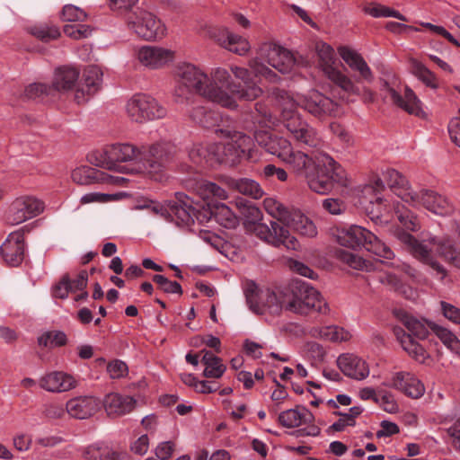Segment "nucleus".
I'll return each instance as SVG.
<instances>
[{"mask_svg":"<svg viewBox=\"0 0 460 460\" xmlns=\"http://www.w3.org/2000/svg\"><path fill=\"white\" fill-rule=\"evenodd\" d=\"M254 139L270 155H276L289 165L299 176L307 180L309 188L319 194L330 192L335 184L348 185L345 170L327 154L314 159L300 150H295L287 137L268 131H257Z\"/></svg>","mask_w":460,"mask_h":460,"instance_id":"1","label":"nucleus"},{"mask_svg":"<svg viewBox=\"0 0 460 460\" xmlns=\"http://www.w3.org/2000/svg\"><path fill=\"white\" fill-rule=\"evenodd\" d=\"M297 106L313 116L323 119L335 115L337 102L316 90L298 97L297 101L288 98L283 102L279 121L289 137L300 146H321L323 141L318 130L297 111Z\"/></svg>","mask_w":460,"mask_h":460,"instance_id":"2","label":"nucleus"},{"mask_svg":"<svg viewBox=\"0 0 460 460\" xmlns=\"http://www.w3.org/2000/svg\"><path fill=\"white\" fill-rule=\"evenodd\" d=\"M177 76L174 96L178 102L187 100L195 92L222 107L234 109L237 106L232 96L214 81L213 71L208 77L194 65L183 64L178 67Z\"/></svg>","mask_w":460,"mask_h":460,"instance_id":"3","label":"nucleus"},{"mask_svg":"<svg viewBox=\"0 0 460 460\" xmlns=\"http://www.w3.org/2000/svg\"><path fill=\"white\" fill-rule=\"evenodd\" d=\"M394 314L409 332L407 333L401 327H394V333L397 341L410 357L421 364H425L430 358L429 353L412 336L421 341L425 340L428 338L429 332L430 331L429 324L435 323L426 319H418L403 310H395Z\"/></svg>","mask_w":460,"mask_h":460,"instance_id":"4","label":"nucleus"},{"mask_svg":"<svg viewBox=\"0 0 460 460\" xmlns=\"http://www.w3.org/2000/svg\"><path fill=\"white\" fill-rule=\"evenodd\" d=\"M333 236L341 246L354 250L364 247L369 252L385 260H392L394 257L389 246L362 226L353 225L349 227L336 228Z\"/></svg>","mask_w":460,"mask_h":460,"instance_id":"5","label":"nucleus"},{"mask_svg":"<svg viewBox=\"0 0 460 460\" xmlns=\"http://www.w3.org/2000/svg\"><path fill=\"white\" fill-rule=\"evenodd\" d=\"M230 70L234 76L240 80L243 84L233 82L228 71L222 67L213 70V78L218 84L219 88L227 92L234 100V96H237L240 100L253 101L262 94L261 88L252 82V74L249 69L238 66H231Z\"/></svg>","mask_w":460,"mask_h":460,"instance_id":"6","label":"nucleus"},{"mask_svg":"<svg viewBox=\"0 0 460 460\" xmlns=\"http://www.w3.org/2000/svg\"><path fill=\"white\" fill-rule=\"evenodd\" d=\"M230 140L226 143H215L213 152L216 154V164H226L229 166L237 164L242 159L256 160L254 143L251 137L241 133L227 132Z\"/></svg>","mask_w":460,"mask_h":460,"instance_id":"7","label":"nucleus"},{"mask_svg":"<svg viewBox=\"0 0 460 460\" xmlns=\"http://www.w3.org/2000/svg\"><path fill=\"white\" fill-rule=\"evenodd\" d=\"M263 207L269 215L299 234L306 237L317 234L314 222L300 210L289 208L274 198H266L263 200Z\"/></svg>","mask_w":460,"mask_h":460,"instance_id":"8","label":"nucleus"},{"mask_svg":"<svg viewBox=\"0 0 460 460\" xmlns=\"http://www.w3.org/2000/svg\"><path fill=\"white\" fill-rule=\"evenodd\" d=\"M128 28L145 40H158L166 34L164 23L153 13L137 9L127 17Z\"/></svg>","mask_w":460,"mask_h":460,"instance_id":"9","label":"nucleus"},{"mask_svg":"<svg viewBox=\"0 0 460 460\" xmlns=\"http://www.w3.org/2000/svg\"><path fill=\"white\" fill-rule=\"evenodd\" d=\"M176 146L170 142H159L147 149L141 150L140 164L137 169H128L130 172L144 170L150 175L162 172L172 160Z\"/></svg>","mask_w":460,"mask_h":460,"instance_id":"10","label":"nucleus"},{"mask_svg":"<svg viewBox=\"0 0 460 460\" xmlns=\"http://www.w3.org/2000/svg\"><path fill=\"white\" fill-rule=\"evenodd\" d=\"M176 146L170 142H159L147 149L141 150L140 164L137 169H128L130 172L144 170L150 175L162 172L172 160Z\"/></svg>","mask_w":460,"mask_h":460,"instance_id":"11","label":"nucleus"},{"mask_svg":"<svg viewBox=\"0 0 460 460\" xmlns=\"http://www.w3.org/2000/svg\"><path fill=\"white\" fill-rule=\"evenodd\" d=\"M286 310L301 314H307L310 310L326 314L328 307L315 288L306 282H299L292 297L288 301Z\"/></svg>","mask_w":460,"mask_h":460,"instance_id":"12","label":"nucleus"},{"mask_svg":"<svg viewBox=\"0 0 460 460\" xmlns=\"http://www.w3.org/2000/svg\"><path fill=\"white\" fill-rule=\"evenodd\" d=\"M126 112L131 121L145 123L165 117L166 109L152 96L138 93L127 102Z\"/></svg>","mask_w":460,"mask_h":460,"instance_id":"13","label":"nucleus"},{"mask_svg":"<svg viewBox=\"0 0 460 460\" xmlns=\"http://www.w3.org/2000/svg\"><path fill=\"white\" fill-rule=\"evenodd\" d=\"M315 50L319 58L320 66L332 82L349 94H361L359 87H358L349 77L333 66L335 59L334 50L330 45L324 42H318L315 46Z\"/></svg>","mask_w":460,"mask_h":460,"instance_id":"14","label":"nucleus"},{"mask_svg":"<svg viewBox=\"0 0 460 460\" xmlns=\"http://www.w3.org/2000/svg\"><path fill=\"white\" fill-rule=\"evenodd\" d=\"M259 58L282 74L290 73L295 66L303 64L288 49L271 42L262 43L258 50Z\"/></svg>","mask_w":460,"mask_h":460,"instance_id":"15","label":"nucleus"},{"mask_svg":"<svg viewBox=\"0 0 460 460\" xmlns=\"http://www.w3.org/2000/svg\"><path fill=\"white\" fill-rule=\"evenodd\" d=\"M396 236L398 240L406 246L408 252L418 261L428 265L440 280L446 278L447 274V270L433 258L430 248L418 241L409 233L400 230L397 231Z\"/></svg>","mask_w":460,"mask_h":460,"instance_id":"16","label":"nucleus"},{"mask_svg":"<svg viewBox=\"0 0 460 460\" xmlns=\"http://www.w3.org/2000/svg\"><path fill=\"white\" fill-rule=\"evenodd\" d=\"M103 155L105 158L100 161L97 165L108 170H126V166L118 165L117 163L136 161L140 164L141 150L128 143H117L107 146Z\"/></svg>","mask_w":460,"mask_h":460,"instance_id":"17","label":"nucleus"},{"mask_svg":"<svg viewBox=\"0 0 460 460\" xmlns=\"http://www.w3.org/2000/svg\"><path fill=\"white\" fill-rule=\"evenodd\" d=\"M260 239L279 247L285 246L288 250H296L299 246L297 239L291 235L287 228L277 222H270V226L260 221L252 225V229Z\"/></svg>","mask_w":460,"mask_h":460,"instance_id":"18","label":"nucleus"},{"mask_svg":"<svg viewBox=\"0 0 460 460\" xmlns=\"http://www.w3.org/2000/svg\"><path fill=\"white\" fill-rule=\"evenodd\" d=\"M44 203L37 198L23 196L14 199L10 205L6 220L9 224L15 226L33 218L42 213Z\"/></svg>","mask_w":460,"mask_h":460,"instance_id":"19","label":"nucleus"},{"mask_svg":"<svg viewBox=\"0 0 460 460\" xmlns=\"http://www.w3.org/2000/svg\"><path fill=\"white\" fill-rule=\"evenodd\" d=\"M246 301L250 309L258 314H270L278 315L283 308L286 309L288 304V301L284 299L281 294L278 295L270 290L261 293L260 296L253 291L247 292Z\"/></svg>","mask_w":460,"mask_h":460,"instance_id":"20","label":"nucleus"},{"mask_svg":"<svg viewBox=\"0 0 460 460\" xmlns=\"http://www.w3.org/2000/svg\"><path fill=\"white\" fill-rule=\"evenodd\" d=\"M175 200L168 201L167 208L163 210L166 213V220L174 222L177 226L194 222L195 208L192 207L191 199L179 192L175 194Z\"/></svg>","mask_w":460,"mask_h":460,"instance_id":"21","label":"nucleus"},{"mask_svg":"<svg viewBox=\"0 0 460 460\" xmlns=\"http://www.w3.org/2000/svg\"><path fill=\"white\" fill-rule=\"evenodd\" d=\"M0 249L1 255L8 266H19L25 255L24 233L22 230L11 233Z\"/></svg>","mask_w":460,"mask_h":460,"instance_id":"22","label":"nucleus"},{"mask_svg":"<svg viewBox=\"0 0 460 460\" xmlns=\"http://www.w3.org/2000/svg\"><path fill=\"white\" fill-rule=\"evenodd\" d=\"M384 385L394 388L402 392L411 398L418 399L424 394L425 387L423 384L413 374L410 372H396Z\"/></svg>","mask_w":460,"mask_h":460,"instance_id":"23","label":"nucleus"},{"mask_svg":"<svg viewBox=\"0 0 460 460\" xmlns=\"http://www.w3.org/2000/svg\"><path fill=\"white\" fill-rule=\"evenodd\" d=\"M382 176L385 182L391 189V190L404 202L408 204L418 203V197L407 179L394 169H387L383 172Z\"/></svg>","mask_w":460,"mask_h":460,"instance_id":"24","label":"nucleus"},{"mask_svg":"<svg viewBox=\"0 0 460 460\" xmlns=\"http://www.w3.org/2000/svg\"><path fill=\"white\" fill-rule=\"evenodd\" d=\"M418 197V203L410 204L412 207L423 206L429 211L439 215L448 216L454 211V206L450 200L429 190H421L419 192L416 191Z\"/></svg>","mask_w":460,"mask_h":460,"instance_id":"25","label":"nucleus"},{"mask_svg":"<svg viewBox=\"0 0 460 460\" xmlns=\"http://www.w3.org/2000/svg\"><path fill=\"white\" fill-rule=\"evenodd\" d=\"M173 58V53L166 49L144 46L137 51V58L139 63L146 67L156 69L164 66Z\"/></svg>","mask_w":460,"mask_h":460,"instance_id":"26","label":"nucleus"},{"mask_svg":"<svg viewBox=\"0 0 460 460\" xmlns=\"http://www.w3.org/2000/svg\"><path fill=\"white\" fill-rule=\"evenodd\" d=\"M100 409V401L93 396H78L70 399L66 404L67 413L75 419L85 420L94 415Z\"/></svg>","mask_w":460,"mask_h":460,"instance_id":"27","label":"nucleus"},{"mask_svg":"<svg viewBox=\"0 0 460 460\" xmlns=\"http://www.w3.org/2000/svg\"><path fill=\"white\" fill-rule=\"evenodd\" d=\"M340 370L348 377L363 380L369 375V367L365 360L354 354H342L337 359Z\"/></svg>","mask_w":460,"mask_h":460,"instance_id":"28","label":"nucleus"},{"mask_svg":"<svg viewBox=\"0 0 460 460\" xmlns=\"http://www.w3.org/2000/svg\"><path fill=\"white\" fill-rule=\"evenodd\" d=\"M387 97H389L395 105L408 113L421 118L425 116V112L421 108V102L409 87H405L403 95L400 94L394 88L389 87L387 89Z\"/></svg>","mask_w":460,"mask_h":460,"instance_id":"29","label":"nucleus"},{"mask_svg":"<svg viewBox=\"0 0 460 460\" xmlns=\"http://www.w3.org/2000/svg\"><path fill=\"white\" fill-rule=\"evenodd\" d=\"M40 386L51 393H63L76 386L75 379L64 372L54 371L40 379Z\"/></svg>","mask_w":460,"mask_h":460,"instance_id":"30","label":"nucleus"},{"mask_svg":"<svg viewBox=\"0 0 460 460\" xmlns=\"http://www.w3.org/2000/svg\"><path fill=\"white\" fill-rule=\"evenodd\" d=\"M339 54L344 62L353 70L359 74L362 80L371 83L374 75L363 57L349 47L339 48Z\"/></svg>","mask_w":460,"mask_h":460,"instance_id":"31","label":"nucleus"},{"mask_svg":"<svg viewBox=\"0 0 460 460\" xmlns=\"http://www.w3.org/2000/svg\"><path fill=\"white\" fill-rule=\"evenodd\" d=\"M137 401L128 395H121L111 393L105 396L103 401L104 409L109 416H121L132 411Z\"/></svg>","mask_w":460,"mask_h":460,"instance_id":"32","label":"nucleus"},{"mask_svg":"<svg viewBox=\"0 0 460 460\" xmlns=\"http://www.w3.org/2000/svg\"><path fill=\"white\" fill-rule=\"evenodd\" d=\"M222 181L230 190L238 191L254 199H261L264 194L261 185L250 178H234L230 176H224L222 178Z\"/></svg>","mask_w":460,"mask_h":460,"instance_id":"33","label":"nucleus"},{"mask_svg":"<svg viewBox=\"0 0 460 460\" xmlns=\"http://www.w3.org/2000/svg\"><path fill=\"white\" fill-rule=\"evenodd\" d=\"M84 84L75 93V100L78 103L84 101V93L93 95L97 93L102 81V73L98 66H91L84 69L83 75Z\"/></svg>","mask_w":460,"mask_h":460,"instance_id":"34","label":"nucleus"},{"mask_svg":"<svg viewBox=\"0 0 460 460\" xmlns=\"http://www.w3.org/2000/svg\"><path fill=\"white\" fill-rule=\"evenodd\" d=\"M79 70L74 66H63L56 69L52 84L53 93L72 90L77 83Z\"/></svg>","mask_w":460,"mask_h":460,"instance_id":"35","label":"nucleus"},{"mask_svg":"<svg viewBox=\"0 0 460 460\" xmlns=\"http://www.w3.org/2000/svg\"><path fill=\"white\" fill-rule=\"evenodd\" d=\"M314 417L313 413L305 407H296L284 411L279 415V423L286 428L299 427L303 424H310L314 422Z\"/></svg>","mask_w":460,"mask_h":460,"instance_id":"36","label":"nucleus"},{"mask_svg":"<svg viewBox=\"0 0 460 460\" xmlns=\"http://www.w3.org/2000/svg\"><path fill=\"white\" fill-rule=\"evenodd\" d=\"M212 144H194L189 150L188 155L190 160L197 165H216V154L213 152Z\"/></svg>","mask_w":460,"mask_h":460,"instance_id":"37","label":"nucleus"},{"mask_svg":"<svg viewBox=\"0 0 460 460\" xmlns=\"http://www.w3.org/2000/svg\"><path fill=\"white\" fill-rule=\"evenodd\" d=\"M103 172L91 166H80L71 172L72 181L79 185H93L102 183Z\"/></svg>","mask_w":460,"mask_h":460,"instance_id":"38","label":"nucleus"},{"mask_svg":"<svg viewBox=\"0 0 460 460\" xmlns=\"http://www.w3.org/2000/svg\"><path fill=\"white\" fill-rule=\"evenodd\" d=\"M310 335L314 338L330 341L333 342H341L350 338V333L341 327L331 325L323 327H313Z\"/></svg>","mask_w":460,"mask_h":460,"instance_id":"39","label":"nucleus"},{"mask_svg":"<svg viewBox=\"0 0 460 460\" xmlns=\"http://www.w3.org/2000/svg\"><path fill=\"white\" fill-rule=\"evenodd\" d=\"M429 328L447 349L460 356V340L451 330L438 323H430Z\"/></svg>","mask_w":460,"mask_h":460,"instance_id":"40","label":"nucleus"},{"mask_svg":"<svg viewBox=\"0 0 460 460\" xmlns=\"http://www.w3.org/2000/svg\"><path fill=\"white\" fill-rule=\"evenodd\" d=\"M219 44L231 52L239 56L245 55L251 49L249 41L229 31H226V34L218 39Z\"/></svg>","mask_w":460,"mask_h":460,"instance_id":"41","label":"nucleus"},{"mask_svg":"<svg viewBox=\"0 0 460 460\" xmlns=\"http://www.w3.org/2000/svg\"><path fill=\"white\" fill-rule=\"evenodd\" d=\"M203 356L201 362L205 365L203 376L208 378H220L226 370L222 359L208 350L200 351Z\"/></svg>","mask_w":460,"mask_h":460,"instance_id":"42","label":"nucleus"},{"mask_svg":"<svg viewBox=\"0 0 460 460\" xmlns=\"http://www.w3.org/2000/svg\"><path fill=\"white\" fill-rule=\"evenodd\" d=\"M191 119L206 128H211L218 125L220 116L217 112L205 106H197L190 113Z\"/></svg>","mask_w":460,"mask_h":460,"instance_id":"43","label":"nucleus"},{"mask_svg":"<svg viewBox=\"0 0 460 460\" xmlns=\"http://www.w3.org/2000/svg\"><path fill=\"white\" fill-rule=\"evenodd\" d=\"M235 206L243 219L246 229H252V225L261 220V211L253 203L240 199L236 201Z\"/></svg>","mask_w":460,"mask_h":460,"instance_id":"44","label":"nucleus"},{"mask_svg":"<svg viewBox=\"0 0 460 460\" xmlns=\"http://www.w3.org/2000/svg\"><path fill=\"white\" fill-rule=\"evenodd\" d=\"M437 250L447 261L460 269V247L453 240L445 238L439 241Z\"/></svg>","mask_w":460,"mask_h":460,"instance_id":"45","label":"nucleus"},{"mask_svg":"<svg viewBox=\"0 0 460 460\" xmlns=\"http://www.w3.org/2000/svg\"><path fill=\"white\" fill-rule=\"evenodd\" d=\"M395 215L402 226L406 230L417 232L420 229L419 218L409 209L398 206L395 210Z\"/></svg>","mask_w":460,"mask_h":460,"instance_id":"46","label":"nucleus"},{"mask_svg":"<svg viewBox=\"0 0 460 460\" xmlns=\"http://www.w3.org/2000/svg\"><path fill=\"white\" fill-rule=\"evenodd\" d=\"M337 255L341 261L355 270L366 271H371L373 270V265L370 261L364 260L357 254L346 251H339Z\"/></svg>","mask_w":460,"mask_h":460,"instance_id":"47","label":"nucleus"},{"mask_svg":"<svg viewBox=\"0 0 460 460\" xmlns=\"http://www.w3.org/2000/svg\"><path fill=\"white\" fill-rule=\"evenodd\" d=\"M198 193L203 199L210 198L226 199L228 197L224 188L210 181H200L198 186Z\"/></svg>","mask_w":460,"mask_h":460,"instance_id":"48","label":"nucleus"},{"mask_svg":"<svg viewBox=\"0 0 460 460\" xmlns=\"http://www.w3.org/2000/svg\"><path fill=\"white\" fill-rule=\"evenodd\" d=\"M30 32L35 38L43 42H49L57 40L60 36V31L57 26L49 24H40L30 29Z\"/></svg>","mask_w":460,"mask_h":460,"instance_id":"49","label":"nucleus"},{"mask_svg":"<svg viewBox=\"0 0 460 460\" xmlns=\"http://www.w3.org/2000/svg\"><path fill=\"white\" fill-rule=\"evenodd\" d=\"M260 58H252L249 61V66L255 76H262L270 83H279L280 77L268 66H266Z\"/></svg>","mask_w":460,"mask_h":460,"instance_id":"50","label":"nucleus"},{"mask_svg":"<svg viewBox=\"0 0 460 460\" xmlns=\"http://www.w3.org/2000/svg\"><path fill=\"white\" fill-rule=\"evenodd\" d=\"M215 217L216 220L226 228H234L239 224L238 217L230 208L225 204L217 207Z\"/></svg>","mask_w":460,"mask_h":460,"instance_id":"51","label":"nucleus"},{"mask_svg":"<svg viewBox=\"0 0 460 460\" xmlns=\"http://www.w3.org/2000/svg\"><path fill=\"white\" fill-rule=\"evenodd\" d=\"M67 342V337L64 332H46L38 338V343L43 347H61Z\"/></svg>","mask_w":460,"mask_h":460,"instance_id":"52","label":"nucleus"},{"mask_svg":"<svg viewBox=\"0 0 460 460\" xmlns=\"http://www.w3.org/2000/svg\"><path fill=\"white\" fill-rule=\"evenodd\" d=\"M413 73L427 86L432 89H437L438 87L436 75L421 63L414 64Z\"/></svg>","mask_w":460,"mask_h":460,"instance_id":"53","label":"nucleus"},{"mask_svg":"<svg viewBox=\"0 0 460 460\" xmlns=\"http://www.w3.org/2000/svg\"><path fill=\"white\" fill-rule=\"evenodd\" d=\"M366 13L373 17H394L401 21H407L404 15L398 11L382 4H375L366 8Z\"/></svg>","mask_w":460,"mask_h":460,"instance_id":"54","label":"nucleus"},{"mask_svg":"<svg viewBox=\"0 0 460 460\" xmlns=\"http://www.w3.org/2000/svg\"><path fill=\"white\" fill-rule=\"evenodd\" d=\"M53 94V88L49 84L41 83L31 84L28 85L24 90V95L28 99H36Z\"/></svg>","mask_w":460,"mask_h":460,"instance_id":"55","label":"nucleus"},{"mask_svg":"<svg viewBox=\"0 0 460 460\" xmlns=\"http://www.w3.org/2000/svg\"><path fill=\"white\" fill-rule=\"evenodd\" d=\"M153 281L156 283L159 288L167 294H182V288L181 285L176 281L169 280L163 275H154L152 278Z\"/></svg>","mask_w":460,"mask_h":460,"instance_id":"56","label":"nucleus"},{"mask_svg":"<svg viewBox=\"0 0 460 460\" xmlns=\"http://www.w3.org/2000/svg\"><path fill=\"white\" fill-rule=\"evenodd\" d=\"M64 32L72 39L81 40L87 38L91 34L92 29L86 24H67L64 26Z\"/></svg>","mask_w":460,"mask_h":460,"instance_id":"57","label":"nucleus"},{"mask_svg":"<svg viewBox=\"0 0 460 460\" xmlns=\"http://www.w3.org/2000/svg\"><path fill=\"white\" fill-rule=\"evenodd\" d=\"M110 454H117L106 447L92 445L85 448L84 457L86 460H105Z\"/></svg>","mask_w":460,"mask_h":460,"instance_id":"58","label":"nucleus"},{"mask_svg":"<svg viewBox=\"0 0 460 460\" xmlns=\"http://www.w3.org/2000/svg\"><path fill=\"white\" fill-rule=\"evenodd\" d=\"M87 17L86 13L73 4H66L62 10V18L66 22H84Z\"/></svg>","mask_w":460,"mask_h":460,"instance_id":"59","label":"nucleus"},{"mask_svg":"<svg viewBox=\"0 0 460 460\" xmlns=\"http://www.w3.org/2000/svg\"><path fill=\"white\" fill-rule=\"evenodd\" d=\"M379 396V404L384 411L389 413H395L399 410V406L394 397V395L386 391H381L378 394Z\"/></svg>","mask_w":460,"mask_h":460,"instance_id":"60","label":"nucleus"},{"mask_svg":"<svg viewBox=\"0 0 460 460\" xmlns=\"http://www.w3.org/2000/svg\"><path fill=\"white\" fill-rule=\"evenodd\" d=\"M440 310L443 316L455 324H460V308L447 303L440 301Z\"/></svg>","mask_w":460,"mask_h":460,"instance_id":"61","label":"nucleus"},{"mask_svg":"<svg viewBox=\"0 0 460 460\" xmlns=\"http://www.w3.org/2000/svg\"><path fill=\"white\" fill-rule=\"evenodd\" d=\"M71 292V279L68 274L62 277L60 281L53 288V296L57 298L65 299Z\"/></svg>","mask_w":460,"mask_h":460,"instance_id":"62","label":"nucleus"},{"mask_svg":"<svg viewBox=\"0 0 460 460\" xmlns=\"http://www.w3.org/2000/svg\"><path fill=\"white\" fill-rule=\"evenodd\" d=\"M113 197L114 195L112 194L89 192L81 197L80 203L82 205H86L90 203H106L113 199Z\"/></svg>","mask_w":460,"mask_h":460,"instance_id":"63","label":"nucleus"},{"mask_svg":"<svg viewBox=\"0 0 460 460\" xmlns=\"http://www.w3.org/2000/svg\"><path fill=\"white\" fill-rule=\"evenodd\" d=\"M107 372L112 379L121 378L127 375L128 367L121 360H114L108 364Z\"/></svg>","mask_w":460,"mask_h":460,"instance_id":"64","label":"nucleus"}]
</instances>
